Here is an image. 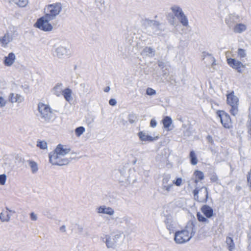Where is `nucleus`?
Masks as SVG:
<instances>
[{"mask_svg": "<svg viewBox=\"0 0 251 251\" xmlns=\"http://www.w3.org/2000/svg\"><path fill=\"white\" fill-rule=\"evenodd\" d=\"M11 42V39H7L6 36L4 35L2 37H0V42L2 44V46L5 47L9 43Z\"/></svg>", "mask_w": 251, "mask_h": 251, "instance_id": "27", "label": "nucleus"}, {"mask_svg": "<svg viewBox=\"0 0 251 251\" xmlns=\"http://www.w3.org/2000/svg\"><path fill=\"white\" fill-rule=\"evenodd\" d=\"M71 151L70 148H64L62 145L59 144L55 148V151H58V154H60L61 156H64L68 154Z\"/></svg>", "mask_w": 251, "mask_h": 251, "instance_id": "19", "label": "nucleus"}, {"mask_svg": "<svg viewBox=\"0 0 251 251\" xmlns=\"http://www.w3.org/2000/svg\"><path fill=\"white\" fill-rule=\"evenodd\" d=\"M198 226H200L192 223L183 229L176 231L174 238L175 242L177 244H183L189 241L195 234Z\"/></svg>", "mask_w": 251, "mask_h": 251, "instance_id": "1", "label": "nucleus"}, {"mask_svg": "<svg viewBox=\"0 0 251 251\" xmlns=\"http://www.w3.org/2000/svg\"><path fill=\"white\" fill-rule=\"evenodd\" d=\"M189 157L190 163L192 165H195L198 163V160L194 151H192L190 152Z\"/></svg>", "mask_w": 251, "mask_h": 251, "instance_id": "24", "label": "nucleus"}, {"mask_svg": "<svg viewBox=\"0 0 251 251\" xmlns=\"http://www.w3.org/2000/svg\"><path fill=\"white\" fill-rule=\"evenodd\" d=\"M6 217V218L4 217V219H3L2 220V222H7L9 221V220L10 219V216L9 215V214H7Z\"/></svg>", "mask_w": 251, "mask_h": 251, "instance_id": "48", "label": "nucleus"}, {"mask_svg": "<svg viewBox=\"0 0 251 251\" xmlns=\"http://www.w3.org/2000/svg\"><path fill=\"white\" fill-rule=\"evenodd\" d=\"M72 90L68 87L62 91L61 94L67 101L70 102L72 100Z\"/></svg>", "mask_w": 251, "mask_h": 251, "instance_id": "18", "label": "nucleus"}, {"mask_svg": "<svg viewBox=\"0 0 251 251\" xmlns=\"http://www.w3.org/2000/svg\"><path fill=\"white\" fill-rule=\"evenodd\" d=\"M95 2L97 3V6H100L104 3V0H95Z\"/></svg>", "mask_w": 251, "mask_h": 251, "instance_id": "46", "label": "nucleus"}, {"mask_svg": "<svg viewBox=\"0 0 251 251\" xmlns=\"http://www.w3.org/2000/svg\"><path fill=\"white\" fill-rule=\"evenodd\" d=\"M246 29V26L243 24H238L236 25L234 28L233 30L235 33H241Z\"/></svg>", "mask_w": 251, "mask_h": 251, "instance_id": "22", "label": "nucleus"}, {"mask_svg": "<svg viewBox=\"0 0 251 251\" xmlns=\"http://www.w3.org/2000/svg\"><path fill=\"white\" fill-rule=\"evenodd\" d=\"M208 58L209 59V61H210L212 62L211 66L212 67L214 68V67L216 65V60L214 57L211 55H209L208 56Z\"/></svg>", "mask_w": 251, "mask_h": 251, "instance_id": "39", "label": "nucleus"}, {"mask_svg": "<svg viewBox=\"0 0 251 251\" xmlns=\"http://www.w3.org/2000/svg\"><path fill=\"white\" fill-rule=\"evenodd\" d=\"M98 213L106 214L109 215H112L114 213V210L110 207H106V206H100L98 208Z\"/></svg>", "mask_w": 251, "mask_h": 251, "instance_id": "14", "label": "nucleus"}, {"mask_svg": "<svg viewBox=\"0 0 251 251\" xmlns=\"http://www.w3.org/2000/svg\"><path fill=\"white\" fill-rule=\"evenodd\" d=\"M203 230H202V231L199 230V233L200 234H201Z\"/></svg>", "mask_w": 251, "mask_h": 251, "instance_id": "56", "label": "nucleus"}, {"mask_svg": "<svg viewBox=\"0 0 251 251\" xmlns=\"http://www.w3.org/2000/svg\"><path fill=\"white\" fill-rule=\"evenodd\" d=\"M110 236H106L105 243L107 247L108 248H113L114 245V243L112 241H110Z\"/></svg>", "mask_w": 251, "mask_h": 251, "instance_id": "32", "label": "nucleus"}, {"mask_svg": "<svg viewBox=\"0 0 251 251\" xmlns=\"http://www.w3.org/2000/svg\"><path fill=\"white\" fill-rule=\"evenodd\" d=\"M74 157L63 158L61 157L57 161L53 162V165L63 166L68 164Z\"/></svg>", "mask_w": 251, "mask_h": 251, "instance_id": "17", "label": "nucleus"}, {"mask_svg": "<svg viewBox=\"0 0 251 251\" xmlns=\"http://www.w3.org/2000/svg\"><path fill=\"white\" fill-rule=\"evenodd\" d=\"M123 117H124L123 114H122L119 116V125L124 126L126 124V122H125L124 119H123Z\"/></svg>", "mask_w": 251, "mask_h": 251, "instance_id": "38", "label": "nucleus"}, {"mask_svg": "<svg viewBox=\"0 0 251 251\" xmlns=\"http://www.w3.org/2000/svg\"><path fill=\"white\" fill-rule=\"evenodd\" d=\"M201 210L205 217L200 212H198L196 214L198 220L201 222L207 223L208 222L207 219L211 218L214 215L213 209L209 205L205 204L201 206Z\"/></svg>", "mask_w": 251, "mask_h": 251, "instance_id": "6", "label": "nucleus"}, {"mask_svg": "<svg viewBox=\"0 0 251 251\" xmlns=\"http://www.w3.org/2000/svg\"><path fill=\"white\" fill-rule=\"evenodd\" d=\"M110 90V88L109 86H106V87L104 88L103 91L104 92H106V93H107Z\"/></svg>", "mask_w": 251, "mask_h": 251, "instance_id": "51", "label": "nucleus"}, {"mask_svg": "<svg viewBox=\"0 0 251 251\" xmlns=\"http://www.w3.org/2000/svg\"><path fill=\"white\" fill-rule=\"evenodd\" d=\"M37 146L42 150H45L48 148L47 143L46 141L39 140L37 142Z\"/></svg>", "mask_w": 251, "mask_h": 251, "instance_id": "26", "label": "nucleus"}, {"mask_svg": "<svg viewBox=\"0 0 251 251\" xmlns=\"http://www.w3.org/2000/svg\"><path fill=\"white\" fill-rule=\"evenodd\" d=\"M7 176L5 174L0 175V185H3L5 184Z\"/></svg>", "mask_w": 251, "mask_h": 251, "instance_id": "33", "label": "nucleus"}, {"mask_svg": "<svg viewBox=\"0 0 251 251\" xmlns=\"http://www.w3.org/2000/svg\"><path fill=\"white\" fill-rule=\"evenodd\" d=\"M6 103V101L1 96H0V107H4Z\"/></svg>", "mask_w": 251, "mask_h": 251, "instance_id": "40", "label": "nucleus"}, {"mask_svg": "<svg viewBox=\"0 0 251 251\" xmlns=\"http://www.w3.org/2000/svg\"><path fill=\"white\" fill-rule=\"evenodd\" d=\"M171 10L174 13L175 15L180 20V23L184 26L188 25V19L183 12L182 9L179 7L174 6L172 7Z\"/></svg>", "mask_w": 251, "mask_h": 251, "instance_id": "9", "label": "nucleus"}, {"mask_svg": "<svg viewBox=\"0 0 251 251\" xmlns=\"http://www.w3.org/2000/svg\"><path fill=\"white\" fill-rule=\"evenodd\" d=\"M77 229L78 231L80 232H81L83 231V227L80 226H78Z\"/></svg>", "mask_w": 251, "mask_h": 251, "instance_id": "53", "label": "nucleus"}, {"mask_svg": "<svg viewBox=\"0 0 251 251\" xmlns=\"http://www.w3.org/2000/svg\"><path fill=\"white\" fill-rule=\"evenodd\" d=\"M4 35H5V36H6L7 39H8L9 38H11V41L13 40V37H12V35H11V34L10 33V30L7 31L6 32V33L4 34Z\"/></svg>", "mask_w": 251, "mask_h": 251, "instance_id": "43", "label": "nucleus"}, {"mask_svg": "<svg viewBox=\"0 0 251 251\" xmlns=\"http://www.w3.org/2000/svg\"><path fill=\"white\" fill-rule=\"evenodd\" d=\"M38 110L40 113V116L42 120L46 123H49L53 121L56 115L52 113V110L49 105L39 102L38 104Z\"/></svg>", "mask_w": 251, "mask_h": 251, "instance_id": "3", "label": "nucleus"}, {"mask_svg": "<svg viewBox=\"0 0 251 251\" xmlns=\"http://www.w3.org/2000/svg\"><path fill=\"white\" fill-rule=\"evenodd\" d=\"M216 114L220 119L222 126L226 129H229L232 127V122L230 115L225 111L218 110L216 112Z\"/></svg>", "mask_w": 251, "mask_h": 251, "instance_id": "7", "label": "nucleus"}, {"mask_svg": "<svg viewBox=\"0 0 251 251\" xmlns=\"http://www.w3.org/2000/svg\"><path fill=\"white\" fill-rule=\"evenodd\" d=\"M8 100L11 103L16 102L19 103L23 101L24 98L20 95L15 94L14 93H11L8 97Z\"/></svg>", "mask_w": 251, "mask_h": 251, "instance_id": "15", "label": "nucleus"}, {"mask_svg": "<svg viewBox=\"0 0 251 251\" xmlns=\"http://www.w3.org/2000/svg\"><path fill=\"white\" fill-rule=\"evenodd\" d=\"M210 179L212 182H216L218 180V177L215 173H213L211 175Z\"/></svg>", "mask_w": 251, "mask_h": 251, "instance_id": "35", "label": "nucleus"}, {"mask_svg": "<svg viewBox=\"0 0 251 251\" xmlns=\"http://www.w3.org/2000/svg\"><path fill=\"white\" fill-rule=\"evenodd\" d=\"M6 209L7 211H9V212H12V211L9 209L8 208V207H6Z\"/></svg>", "mask_w": 251, "mask_h": 251, "instance_id": "55", "label": "nucleus"}, {"mask_svg": "<svg viewBox=\"0 0 251 251\" xmlns=\"http://www.w3.org/2000/svg\"><path fill=\"white\" fill-rule=\"evenodd\" d=\"M123 181H120V182H123Z\"/></svg>", "mask_w": 251, "mask_h": 251, "instance_id": "57", "label": "nucleus"}, {"mask_svg": "<svg viewBox=\"0 0 251 251\" xmlns=\"http://www.w3.org/2000/svg\"><path fill=\"white\" fill-rule=\"evenodd\" d=\"M163 127L168 130L169 129V127L172 124V120L171 117L169 116H165L164 117L162 121Z\"/></svg>", "mask_w": 251, "mask_h": 251, "instance_id": "21", "label": "nucleus"}, {"mask_svg": "<svg viewBox=\"0 0 251 251\" xmlns=\"http://www.w3.org/2000/svg\"><path fill=\"white\" fill-rule=\"evenodd\" d=\"M50 21L51 20L44 15L37 20L34 26L44 31H50L53 28L52 25L49 23Z\"/></svg>", "mask_w": 251, "mask_h": 251, "instance_id": "5", "label": "nucleus"}, {"mask_svg": "<svg viewBox=\"0 0 251 251\" xmlns=\"http://www.w3.org/2000/svg\"><path fill=\"white\" fill-rule=\"evenodd\" d=\"M55 52L57 56L59 58H64L69 54L68 53V52H69V50L63 46H60L57 48L55 49Z\"/></svg>", "mask_w": 251, "mask_h": 251, "instance_id": "12", "label": "nucleus"}, {"mask_svg": "<svg viewBox=\"0 0 251 251\" xmlns=\"http://www.w3.org/2000/svg\"><path fill=\"white\" fill-rule=\"evenodd\" d=\"M194 176H195V182L196 183L203 180L204 177L203 173L199 170H196L194 173Z\"/></svg>", "mask_w": 251, "mask_h": 251, "instance_id": "20", "label": "nucleus"}, {"mask_svg": "<svg viewBox=\"0 0 251 251\" xmlns=\"http://www.w3.org/2000/svg\"><path fill=\"white\" fill-rule=\"evenodd\" d=\"M16 56L13 52H10L8 55L5 56L3 59V64L6 66H11L14 62Z\"/></svg>", "mask_w": 251, "mask_h": 251, "instance_id": "11", "label": "nucleus"}, {"mask_svg": "<svg viewBox=\"0 0 251 251\" xmlns=\"http://www.w3.org/2000/svg\"><path fill=\"white\" fill-rule=\"evenodd\" d=\"M226 242L228 245V249L232 251L234 248V244L232 238L228 237L226 239Z\"/></svg>", "mask_w": 251, "mask_h": 251, "instance_id": "30", "label": "nucleus"}, {"mask_svg": "<svg viewBox=\"0 0 251 251\" xmlns=\"http://www.w3.org/2000/svg\"><path fill=\"white\" fill-rule=\"evenodd\" d=\"M248 132L251 136V119L250 120V121L249 122V125L248 126Z\"/></svg>", "mask_w": 251, "mask_h": 251, "instance_id": "49", "label": "nucleus"}, {"mask_svg": "<svg viewBox=\"0 0 251 251\" xmlns=\"http://www.w3.org/2000/svg\"><path fill=\"white\" fill-rule=\"evenodd\" d=\"M62 10L60 3H55L49 4L44 9L45 16L52 20L59 14Z\"/></svg>", "mask_w": 251, "mask_h": 251, "instance_id": "4", "label": "nucleus"}, {"mask_svg": "<svg viewBox=\"0 0 251 251\" xmlns=\"http://www.w3.org/2000/svg\"><path fill=\"white\" fill-rule=\"evenodd\" d=\"M226 97V102L227 105L229 107V113L232 116H236L239 112V98L235 95L233 91L228 92Z\"/></svg>", "mask_w": 251, "mask_h": 251, "instance_id": "2", "label": "nucleus"}, {"mask_svg": "<svg viewBox=\"0 0 251 251\" xmlns=\"http://www.w3.org/2000/svg\"><path fill=\"white\" fill-rule=\"evenodd\" d=\"M0 219L1 220V222H2V220L3 219H4V214H3L2 212H1L0 213Z\"/></svg>", "mask_w": 251, "mask_h": 251, "instance_id": "52", "label": "nucleus"}, {"mask_svg": "<svg viewBox=\"0 0 251 251\" xmlns=\"http://www.w3.org/2000/svg\"><path fill=\"white\" fill-rule=\"evenodd\" d=\"M182 180L181 178H177L173 181V183L177 186H179L182 184Z\"/></svg>", "mask_w": 251, "mask_h": 251, "instance_id": "37", "label": "nucleus"}, {"mask_svg": "<svg viewBox=\"0 0 251 251\" xmlns=\"http://www.w3.org/2000/svg\"><path fill=\"white\" fill-rule=\"evenodd\" d=\"M109 104L111 106H115L117 104V100L115 99L111 98L109 100Z\"/></svg>", "mask_w": 251, "mask_h": 251, "instance_id": "41", "label": "nucleus"}, {"mask_svg": "<svg viewBox=\"0 0 251 251\" xmlns=\"http://www.w3.org/2000/svg\"><path fill=\"white\" fill-rule=\"evenodd\" d=\"M60 230L62 232H65L66 231V226L64 225L60 227Z\"/></svg>", "mask_w": 251, "mask_h": 251, "instance_id": "50", "label": "nucleus"}, {"mask_svg": "<svg viewBox=\"0 0 251 251\" xmlns=\"http://www.w3.org/2000/svg\"><path fill=\"white\" fill-rule=\"evenodd\" d=\"M237 53H238V56L240 58L245 57L246 56V52H245V50L244 49H239L238 50Z\"/></svg>", "mask_w": 251, "mask_h": 251, "instance_id": "34", "label": "nucleus"}, {"mask_svg": "<svg viewBox=\"0 0 251 251\" xmlns=\"http://www.w3.org/2000/svg\"><path fill=\"white\" fill-rule=\"evenodd\" d=\"M62 86V84L60 83V84H57L53 88V89H54V94L57 97L59 96L61 94V93L62 94V91L61 88H60V86Z\"/></svg>", "mask_w": 251, "mask_h": 251, "instance_id": "28", "label": "nucleus"}, {"mask_svg": "<svg viewBox=\"0 0 251 251\" xmlns=\"http://www.w3.org/2000/svg\"><path fill=\"white\" fill-rule=\"evenodd\" d=\"M138 136L140 139L143 141L151 142L158 138L157 137L156 138H153L152 137L146 134V133L143 131L139 132L138 133Z\"/></svg>", "mask_w": 251, "mask_h": 251, "instance_id": "16", "label": "nucleus"}, {"mask_svg": "<svg viewBox=\"0 0 251 251\" xmlns=\"http://www.w3.org/2000/svg\"><path fill=\"white\" fill-rule=\"evenodd\" d=\"M13 1L19 7H25L27 4V0H13Z\"/></svg>", "mask_w": 251, "mask_h": 251, "instance_id": "29", "label": "nucleus"}, {"mask_svg": "<svg viewBox=\"0 0 251 251\" xmlns=\"http://www.w3.org/2000/svg\"><path fill=\"white\" fill-rule=\"evenodd\" d=\"M30 218L32 221H36L37 219V215L33 212L30 213Z\"/></svg>", "mask_w": 251, "mask_h": 251, "instance_id": "42", "label": "nucleus"}, {"mask_svg": "<svg viewBox=\"0 0 251 251\" xmlns=\"http://www.w3.org/2000/svg\"><path fill=\"white\" fill-rule=\"evenodd\" d=\"M85 131V128L82 126L77 127L75 129V134L77 137L80 136Z\"/></svg>", "mask_w": 251, "mask_h": 251, "instance_id": "25", "label": "nucleus"}, {"mask_svg": "<svg viewBox=\"0 0 251 251\" xmlns=\"http://www.w3.org/2000/svg\"><path fill=\"white\" fill-rule=\"evenodd\" d=\"M10 33L14 38L18 36V32L17 31V28L15 26L9 27Z\"/></svg>", "mask_w": 251, "mask_h": 251, "instance_id": "31", "label": "nucleus"}, {"mask_svg": "<svg viewBox=\"0 0 251 251\" xmlns=\"http://www.w3.org/2000/svg\"><path fill=\"white\" fill-rule=\"evenodd\" d=\"M80 86L81 87H82V88H85V86H86V84L85 83H81L80 84Z\"/></svg>", "mask_w": 251, "mask_h": 251, "instance_id": "54", "label": "nucleus"}, {"mask_svg": "<svg viewBox=\"0 0 251 251\" xmlns=\"http://www.w3.org/2000/svg\"><path fill=\"white\" fill-rule=\"evenodd\" d=\"M146 94L148 95L151 96L155 95L156 94V92L151 88H148L146 90Z\"/></svg>", "mask_w": 251, "mask_h": 251, "instance_id": "36", "label": "nucleus"}, {"mask_svg": "<svg viewBox=\"0 0 251 251\" xmlns=\"http://www.w3.org/2000/svg\"><path fill=\"white\" fill-rule=\"evenodd\" d=\"M61 156L60 154H58V151H55V149L49 154V162L53 165V162L57 161Z\"/></svg>", "mask_w": 251, "mask_h": 251, "instance_id": "13", "label": "nucleus"}, {"mask_svg": "<svg viewBox=\"0 0 251 251\" xmlns=\"http://www.w3.org/2000/svg\"><path fill=\"white\" fill-rule=\"evenodd\" d=\"M27 162H28L30 167L31 168L32 173L33 174L37 173L38 170L37 163L32 160H27Z\"/></svg>", "mask_w": 251, "mask_h": 251, "instance_id": "23", "label": "nucleus"}, {"mask_svg": "<svg viewBox=\"0 0 251 251\" xmlns=\"http://www.w3.org/2000/svg\"><path fill=\"white\" fill-rule=\"evenodd\" d=\"M172 186H173L172 184H170V185H169L167 186H164L163 189L165 190H166V191L169 192L171 190Z\"/></svg>", "mask_w": 251, "mask_h": 251, "instance_id": "47", "label": "nucleus"}, {"mask_svg": "<svg viewBox=\"0 0 251 251\" xmlns=\"http://www.w3.org/2000/svg\"><path fill=\"white\" fill-rule=\"evenodd\" d=\"M227 64L232 69L236 70L239 73H242L246 68V65L241 62L232 58H227Z\"/></svg>", "mask_w": 251, "mask_h": 251, "instance_id": "10", "label": "nucleus"}, {"mask_svg": "<svg viewBox=\"0 0 251 251\" xmlns=\"http://www.w3.org/2000/svg\"><path fill=\"white\" fill-rule=\"evenodd\" d=\"M194 198L195 200L200 202H206L208 199V192L206 187H201L195 189L193 191Z\"/></svg>", "mask_w": 251, "mask_h": 251, "instance_id": "8", "label": "nucleus"}, {"mask_svg": "<svg viewBox=\"0 0 251 251\" xmlns=\"http://www.w3.org/2000/svg\"><path fill=\"white\" fill-rule=\"evenodd\" d=\"M156 124H157V123H156V122L155 119H152L151 120L150 126L151 127H155L156 126Z\"/></svg>", "mask_w": 251, "mask_h": 251, "instance_id": "44", "label": "nucleus"}, {"mask_svg": "<svg viewBox=\"0 0 251 251\" xmlns=\"http://www.w3.org/2000/svg\"><path fill=\"white\" fill-rule=\"evenodd\" d=\"M21 87L23 88L24 91L27 93L29 91V86L27 84L22 85Z\"/></svg>", "mask_w": 251, "mask_h": 251, "instance_id": "45", "label": "nucleus"}]
</instances>
